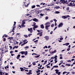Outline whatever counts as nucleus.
I'll return each instance as SVG.
<instances>
[{
  "label": "nucleus",
  "instance_id": "nucleus-1",
  "mask_svg": "<svg viewBox=\"0 0 75 75\" xmlns=\"http://www.w3.org/2000/svg\"><path fill=\"white\" fill-rule=\"evenodd\" d=\"M50 24H51V23L48 22L45 23V25H46L45 26V28L46 30H49L48 27H50Z\"/></svg>",
  "mask_w": 75,
  "mask_h": 75
},
{
  "label": "nucleus",
  "instance_id": "nucleus-2",
  "mask_svg": "<svg viewBox=\"0 0 75 75\" xmlns=\"http://www.w3.org/2000/svg\"><path fill=\"white\" fill-rule=\"evenodd\" d=\"M28 31H30V33H33V28H28Z\"/></svg>",
  "mask_w": 75,
  "mask_h": 75
},
{
  "label": "nucleus",
  "instance_id": "nucleus-3",
  "mask_svg": "<svg viewBox=\"0 0 75 75\" xmlns=\"http://www.w3.org/2000/svg\"><path fill=\"white\" fill-rule=\"evenodd\" d=\"M44 38H45L46 40H47H47H49L50 38H49V36H46L45 37H44Z\"/></svg>",
  "mask_w": 75,
  "mask_h": 75
},
{
  "label": "nucleus",
  "instance_id": "nucleus-4",
  "mask_svg": "<svg viewBox=\"0 0 75 75\" xmlns=\"http://www.w3.org/2000/svg\"><path fill=\"white\" fill-rule=\"evenodd\" d=\"M62 25H63V23H60L59 24V25H58L59 28L62 27Z\"/></svg>",
  "mask_w": 75,
  "mask_h": 75
},
{
  "label": "nucleus",
  "instance_id": "nucleus-5",
  "mask_svg": "<svg viewBox=\"0 0 75 75\" xmlns=\"http://www.w3.org/2000/svg\"><path fill=\"white\" fill-rule=\"evenodd\" d=\"M57 50H54V51H52V52H50V53L51 54H54V53H56L57 52Z\"/></svg>",
  "mask_w": 75,
  "mask_h": 75
},
{
  "label": "nucleus",
  "instance_id": "nucleus-6",
  "mask_svg": "<svg viewBox=\"0 0 75 75\" xmlns=\"http://www.w3.org/2000/svg\"><path fill=\"white\" fill-rule=\"evenodd\" d=\"M60 1L61 2V3H63V4H64V3H66V1H65V0H60Z\"/></svg>",
  "mask_w": 75,
  "mask_h": 75
},
{
  "label": "nucleus",
  "instance_id": "nucleus-7",
  "mask_svg": "<svg viewBox=\"0 0 75 75\" xmlns=\"http://www.w3.org/2000/svg\"><path fill=\"white\" fill-rule=\"evenodd\" d=\"M33 21H35V22H38V20L36 18H35L33 19Z\"/></svg>",
  "mask_w": 75,
  "mask_h": 75
},
{
  "label": "nucleus",
  "instance_id": "nucleus-8",
  "mask_svg": "<svg viewBox=\"0 0 75 75\" xmlns=\"http://www.w3.org/2000/svg\"><path fill=\"white\" fill-rule=\"evenodd\" d=\"M40 28H42V29H44V25L42 24L40 25Z\"/></svg>",
  "mask_w": 75,
  "mask_h": 75
},
{
  "label": "nucleus",
  "instance_id": "nucleus-9",
  "mask_svg": "<svg viewBox=\"0 0 75 75\" xmlns=\"http://www.w3.org/2000/svg\"><path fill=\"white\" fill-rule=\"evenodd\" d=\"M20 69H21V71H22L23 72L24 71H24V70H25V69H24V68L22 67H20Z\"/></svg>",
  "mask_w": 75,
  "mask_h": 75
},
{
  "label": "nucleus",
  "instance_id": "nucleus-10",
  "mask_svg": "<svg viewBox=\"0 0 75 75\" xmlns=\"http://www.w3.org/2000/svg\"><path fill=\"white\" fill-rule=\"evenodd\" d=\"M25 52V51H21V52H19V54H21L22 55H23V54H24Z\"/></svg>",
  "mask_w": 75,
  "mask_h": 75
},
{
  "label": "nucleus",
  "instance_id": "nucleus-11",
  "mask_svg": "<svg viewBox=\"0 0 75 75\" xmlns=\"http://www.w3.org/2000/svg\"><path fill=\"white\" fill-rule=\"evenodd\" d=\"M24 54L25 56L27 55H28V52L27 51H25L24 53Z\"/></svg>",
  "mask_w": 75,
  "mask_h": 75
},
{
  "label": "nucleus",
  "instance_id": "nucleus-12",
  "mask_svg": "<svg viewBox=\"0 0 75 75\" xmlns=\"http://www.w3.org/2000/svg\"><path fill=\"white\" fill-rule=\"evenodd\" d=\"M20 54H18L16 57V58L17 59H18L20 58Z\"/></svg>",
  "mask_w": 75,
  "mask_h": 75
},
{
  "label": "nucleus",
  "instance_id": "nucleus-13",
  "mask_svg": "<svg viewBox=\"0 0 75 75\" xmlns=\"http://www.w3.org/2000/svg\"><path fill=\"white\" fill-rule=\"evenodd\" d=\"M8 37V35H6V34H5L2 36V38H4V37Z\"/></svg>",
  "mask_w": 75,
  "mask_h": 75
},
{
  "label": "nucleus",
  "instance_id": "nucleus-14",
  "mask_svg": "<svg viewBox=\"0 0 75 75\" xmlns=\"http://www.w3.org/2000/svg\"><path fill=\"white\" fill-rule=\"evenodd\" d=\"M8 39H10V40H14V39H13V37H9L8 38Z\"/></svg>",
  "mask_w": 75,
  "mask_h": 75
},
{
  "label": "nucleus",
  "instance_id": "nucleus-15",
  "mask_svg": "<svg viewBox=\"0 0 75 75\" xmlns=\"http://www.w3.org/2000/svg\"><path fill=\"white\" fill-rule=\"evenodd\" d=\"M38 10V8H36V10L35 11H37V14H39L40 13V12H39V11H37Z\"/></svg>",
  "mask_w": 75,
  "mask_h": 75
},
{
  "label": "nucleus",
  "instance_id": "nucleus-16",
  "mask_svg": "<svg viewBox=\"0 0 75 75\" xmlns=\"http://www.w3.org/2000/svg\"><path fill=\"white\" fill-rule=\"evenodd\" d=\"M59 13H60V12L59 11H56L54 12V14H59Z\"/></svg>",
  "mask_w": 75,
  "mask_h": 75
},
{
  "label": "nucleus",
  "instance_id": "nucleus-17",
  "mask_svg": "<svg viewBox=\"0 0 75 75\" xmlns=\"http://www.w3.org/2000/svg\"><path fill=\"white\" fill-rule=\"evenodd\" d=\"M14 25H13V28H16V22H14Z\"/></svg>",
  "mask_w": 75,
  "mask_h": 75
},
{
  "label": "nucleus",
  "instance_id": "nucleus-18",
  "mask_svg": "<svg viewBox=\"0 0 75 75\" xmlns=\"http://www.w3.org/2000/svg\"><path fill=\"white\" fill-rule=\"evenodd\" d=\"M69 7H67L66 10H67L68 12H71V11H68L69 10Z\"/></svg>",
  "mask_w": 75,
  "mask_h": 75
},
{
  "label": "nucleus",
  "instance_id": "nucleus-19",
  "mask_svg": "<svg viewBox=\"0 0 75 75\" xmlns=\"http://www.w3.org/2000/svg\"><path fill=\"white\" fill-rule=\"evenodd\" d=\"M32 72H29L28 73H26L27 75H31V74H32Z\"/></svg>",
  "mask_w": 75,
  "mask_h": 75
},
{
  "label": "nucleus",
  "instance_id": "nucleus-20",
  "mask_svg": "<svg viewBox=\"0 0 75 75\" xmlns=\"http://www.w3.org/2000/svg\"><path fill=\"white\" fill-rule=\"evenodd\" d=\"M60 7L59 6H56V7L54 8H56V9H58V8H59Z\"/></svg>",
  "mask_w": 75,
  "mask_h": 75
},
{
  "label": "nucleus",
  "instance_id": "nucleus-21",
  "mask_svg": "<svg viewBox=\"0 0 75 75\" xmlns=\"http://www.w3.org/2000/svg\"><path fill=\"white\" fill-rule=\"evenodd\" d=\"M21 26L22 28H23V27H25V25H24L23 24H22L21 25Z\"/></svg>",
  "mask_w": 75,
  "mask_h": 75
},
{
  "label": "nucleus",
  "instance_id": "nucleus-22",
  "mask_svg": "<svg viewBox=\"0 0 75 75\" xmlns=\"http://www.w3.org/2000/svg\"><path fill=\"white\" fill-rule=\"evenodd\" d=\"M37 70L38 71H36V73H39V72H40V70L38 69Z\"/></svg>",
  "mask_w": 75,
  "mask_h": 75
},
{
  "label": "nucleus",
  "instance_id": "nucleus-23",
  "mask_svg": "<svg viewBox=\"0 0 75 75\" xmlns=\"http://www.w3.org/2000/svg\"><path fill=\"white\" fill-rule=\"evenodd\" d=\"M40 55H38L37 56H35V58H38V57H40Z\"/></svg>",
  "mask_w": 75,
  "mask_h": 75
},
{
  "label": "nucleus",
  "instance_id": "nucleus-24",
  "mask_svg": "<svg viewBox=\"0 0 75 75\" xmlns=\"http://www.w3.org/2000/svg\"><path fill=\"white\" fill-rule=\"evenodd\" d=\"M53 68H58V66L57 65L54 66L53 67Z\"/></svg>",
  "mask_w": 75,
  "mask_h": 75
},
{
  "label": "nucleus",
  "instance_id": "nucleus-25",
  "mask_svg": "<svg viewBox=\"0 0 75 75\" xmlns=\"http://www.w3.org/2000/svg\"><path fill=\"white\" fill-rule=\"evenodd\" d=\"M62 18H63V19H65V18H66V17L65 16H62Z\"/></svg>",
  "mask_w": 75,
  "mask_h": 75
},
{
  "label": "nucleus",
  "instance_id": "nucleus-26",
  "mask_svg": "<svg viewBox=\"0 0 75 75\" xmlns=\"http://www.w3.org/2000/svg\"><path fill=\"white\" fill-rule=\"evenodd\" d=\"M33 26L35 28H38V26L37 25H35Z\"/></svg>",
  "mask_w": 75,
  "mask_h": 75
},
{
  "label": "nucleus",
  "instance_id": "nucleus-27",
  "mask_svg": "<svg viewBox=\"0 0 75 75\" xmlns=\"http://www.w3.org/2000/svg\"><path fill=\"white\" fill-rule=\"evenodd\" d=\"M31 7L32 8H35V6L33 5L31 6Z\"/></svg>",
  "mask_w": 75,
  "mask_h": 75
},
{
  "label": "nucleus",
  "instance_id": "nucleus-28",
  "mask_svg": "<svg viewBox=\"0 0 75 75\" xmlns=\"http://www.w3.org/2000/svg\"><path fill=\"white\" fill-rule=\"evenodd\" d=\"M42 32L41 33H40V35L39 36L40 37H41V36H42Z\"/></svg>",
  "mask_w": 75,
  "mask_h": 75
},
{
  "label": "nucleus",
  "instance_id": "nucleus-29",
  "mask_svg": "<svg viewBox=\"0 0 75 75\" xmlns=\"http://www.w3.org/2000/svg\"><path fill=\"white\" fill-rule=\"evenodd\" d=\"M0 75H3V72H2V71H1V70L0 72Z\"/></svg>",
  "mask_w": 75,
  "mask_h": 75
},
{
  "label": "nucleus",
  "instance_id": "nucleus-30",
  "mask_svg": "<svg viewBox=\"0 0 75 75\" xmlns=\"http://www.w3.org/2000/svg\"><path fill=\"white\" fill-rule=\"evenodd\" d=\"M33 25H32V26H34L35 25H36V23L34 22L33 23Z\"/></svg>",
  "mask_w": 75,
  "mask_h": 75
},
{
  "label": "nucleus",
  "instance_id": "nucleus-31",
  "mask_svg": "<svg viewBox=\"0 0 75 75\" xmlns=\"http://www.w3.org/2000/svg\"><path fill=\"white\" fill-rule=\"evenodd\" d=\"M25 22L24 21H22V24H25Z\"/></svg>",
  "mask_w": 75,
  "mask_h": 75
},
{
  "label": "nucleus",
  "instance_id": "nucleus-32",
  "mask_svg": "<svg viewBox=\"0 0 75 75\" xmlns=\"http://www.w3.org/2000/svg\"><path fill=\"white\" fill-rule=\"evenodd\" d=\"M27 41V40L25 39L23 41V42H26Z\"/></svg>",
  "mask_w": 75,
  "mask_h": 75
},
{
  "label": "nucleus",
  "instance_id": "nucleus-33",
  "mask_svg": "<svg viewBox=\"0 0 75 75\" xmlns=\"http://www.w3.org/2000/svg\"><path fill=\"white\" fill-rule=\"evenodd\" d=\"M48 48V47L47 46H45V47H44L43 48V49H45V48Z\"/></svg>",
  "mask_w": 75,
  "mask_h": 75
},
{
  "label": "nucleus",
  "instance_id": "nucleus-34",
  "mask_svg": "<svg viewBox=\"0 0 75 75\" xmlns=\"http://www.w3.org/2000/svg\"><path fill=\"white\" fill-rule=\"evenodd\" d=\"M21 42L19 43V45H21V44H22V43H23V42H21V41H20Z\"/></svg>",
  "mask_w": 75,
  "mask_h": 75
},
{
  "label": "nucleus",
  "instance_id": "nucleus-35",
  "mask_svg": "<svg viewBox=\"0 0 75 75\" xmlns=\"http://www.w3.org/2000/svg\"><path fill=\"white\" fill-rule=\"evenodd\" d=\"M5 47L6 48L5 50H6L5 51V52H4L5 53H6V52H8V50H7V48H6V46H5Z\"/></svg>",
  "mask_w": 75,
  "mask_h": 75
},
{
  "label": "nucleus",
  "instance_id": "nucleus-36",
  "mask_svg": "<svg viewBox=\"0 0 75 75\" xmlns=\"http://www.w3.org/2000/svg\"><path fill=\"white\" fill-rule=\"evenodd\" d=\"M28 48H29V47H28V46H26L25 47H24V48L25 49H28Z\"/></svg>",
  "mask_w": 75,
  "mask_h": 75
},
{
  "label": "nucleus",
  "instance_id": "nucleus-37",
  "mask_svg": "<svg viewBox=\"0 0 75 75\" xmlns=\"http://www.w3.org/2000/svg\"><path fill=\"white\" fill-rule=\"evenodd\" d=\"M66 65H67V66H68L69 67H70V66H71V64H67Z\"/></svg>",
  "mask_w": 75,
  "mask_h": 75
},
{
  "label": "nucleus",
  "instance_id": "nucleus-38",
  "mask_svg": "<svg viewBox=\"0 0 75 75\" xmlns=\"http://www.w3.org/2000/svg\"><path fill=\"white\" fill-rule=\"evenodd\" d=\"M24 36L25 38H27V37H28V36L27 35H24Z\"/></svg>",
  "mask_w": 75,
  "mask_h": 75
},
{
  "label": "nucleus",
  "instance_id": "nucleus-39",
  "mask_svg": "<svg viewBox=\"0 0 75 75\" xmlns=\"http://www.w3.org/2000/svg\"><path fill=\"white\" fill-rule=\"evenodd\" d=\"M69 45V43H66V46H68V45Z\"/></svg>",
  "mask_w": 75,
  "mask_h": 75
},
{
  "label": "nucleus",
  "instance_id": "nucleus-40",
  "mask_svg": "<svg viewBox=\"0 0 75 75\" xmlns=\"http://www.w3.org/2000/svg\"><path fill=\"white\" fill-rule=\"evenodd\" d=\"M54 21H55V22L56 23V22H57V20L55 19H54L53 20Z\"/></svg>",
  "mask_w": 75,
  "mask_h": 75
},
{
  "label": "nucleus",
  "instance_id": "nucleus-41",
  "mask_svg": "<svg viewBox=\"0 0 75 75\" xmlns=\"http://www.w3.org/2000/svg\"><path fill=\"white\" fill-rule=\"evenodd\" d=\"M6 38H3V41H6Z\"/></svg>",
  "mask_w": 75,
  "mask_h": 75
},
{
  "label": "nucleus",
  "instance_id": "nucleus-42",
  "mask_svg": "<svg viewBox=\"0 0 75 75\" xmlns=\"http://www.w3.org/2000/svg\"><path fill=\"white\" fill-rule=\"evenodd\" d=\"M32 35V34L31 33H30L28 34V37H30V36H31Z\"/></svg>",
  "mask_w": 75,
  "mask_h": 75
},
{
  "label": "nucleus",
  "instance_id": "nucleus-43",
  "mask_svg": "<svg viewBox=\"0 0 75 75\" xmlns=\"http://www.w3.org/2000/svg\"><path fill=\"white\" fill-rule=\"evenodd\" d=\"M14 52L12 51H11L10 52V53L12 54V53H13Z\"/></svg>",
  "mask_w": 75,
  "mask_h": 75
},
{
  "label": "nucleus",
  "instance_id": "nucleus-44",
  "mask_svg": "<svg viewBox=\"0 0 75 75\" xmlns=\"http://www.w3.org/2000/svg\"><path fill=\"white\" fill-rule=\"evenodd\" d=\"M54 4H52V5H47V6H54Z\"/></svg>",
  "mask_w": 75,
  "mask_h": 75
},
{
  "label": "nucleus",
  "instance_id": "nucleus-45",
  "mask_svg": "<svg viewBox=\"0 0 75 75\" xmlns=\"http://www.w3.org/2000/svg\"><path fill=\"white\" fill-rule=\"evenodd\" d=\"M55 71H56V72H58L59 71V70H58L57 69L55 70Z\"/></svg>",
  "mask_w": 75,
  "mask_h": 75
},
{
  "label": "nucleus",
  "instance_id": "nucleus-46",
  "mask_svg": "<svg viewBox=\"0 0 75 75\" xmlns=\"http://www.w3.org/2000/svg\"><path fill=\"white\" fill-rule=\"evenodd\" d=\"M32 64L33 65H35V62H33L32 63Z\"/></svg>",
  "mask_w": 75,
  "mask_h": 75
},
{
  "label": "nucleus",
  "instance_id": "nucleus-47",
  "mask_svg": "<svg viewBox=\"0 0 75 75\" xmlns=\"http://www.w3.org/2000/svg\"><path fill=\"white\" fill-rule=\"evenodd\" d=\"M48 19V16H46L45 17V20H47Z\"/></svg>",
  "mask_w": 75,
  "mask_h": 75
},
{
  "label": "nucleus",
  "instance_id": "nucleus-48",
  "mask_svg": "<svg viewBox=\"0 0 75 75\" xmlns=\"http://www.w3.org/2000/svg\"><path fill=\"white\" fill-rule=\"evenodd\" d=\"M67 62H71V61L70 60H67Z\"/></svg>",
  "mask_w": 75,
  "mask_h": 75
},
{
  "label": "nucleus",
  "instance_id": "nucleus-49",
  "mask_svg": "<svg viewBox=\"0 0 75 75\" xmlns=\"http://www.w3.org/2000/svg\"><path fill=\"white\" fill-rule=\"evenodd\" d=\"M54 61H55V64H56L57 62H58V61L57 60H55V59H54Z\"/></svg>",
  "mask_w": 75,
  "mask_h": 75
},
{
  "label": "nucleus",
  "instance_id": "nucleus-50",
  "mask_svg": "<svg viewBox=\"0 0 75 75\" xmlns=\"http://www.w3.org/2000/svg\"><path fill=\"white\" fill-rule=\"evenodd\" d=\"M54 24H52L51 25V27H54Z\"/></svg>",
  "mask_w": 75,
  "mask_h": 75
},
{
  "label": "nucleus",
  "instance_id": "nucleus-51",
  "mask_svg": "<svg viewBox=\"0 0 75 75\" xmlns=\"http://www.w3.org/2000/svg\"><path fill=\"white\" fill-rule=\"evenodd\" d=\"M62 63H63V62H61L59 64V65H61V64H62Z\"/></svg>",
  "mask_w": 75,
  "mask_h": 75
},
{
  "label": "nucleus",
  "instance_id": "nucleus-52",
  "mask_svg": "<svg viewBox=\"0 0 75 75\" xmlns=\"http://www.w3.org/2000/svg\"><path fill=\"white\" fill-rule=\"evenodd\" d=\"M68 17H69V16L67 15L66 16V18H68Z\"/></svg>",
  "mask_w": 75,
  "mask_h": 75
},
{
  "label": "nucleus",
  "instance_id": "nucleus-53",
  "mask_svg": "<svg viewBox=\"0 0 75 75\" xmlns=\"http://www.w3.org/2000/svg\"><path fill=\"white\" fill-rule=\"evenodd\" d=\"M60 40H63V38H61L59 39Z\"/></svg>",
  "mask_w": 75,
  "mask_h": 75
},
{
  "label": "nucleus",
  "instance_id": "nucleus-54",
  "mask_svg": "<svg viewBox=\"0 0 75 75\" xmlns=\"http://www.w3.org/2000/svg\"><path fill=\"white\" fill-rule=\"evenodd\" d=\"M9 48H11V50L12 49V48H13V47H12L11 46H9Z\"/></svg>",
  "mask_w": 75,
  "mask_h": 75
},
{
  "label": "nucleus",
  "instance_id": "nucleus-55",
  "mask_svg": "<svg viewBox=\"0 0 75 75\" xmlns=\"http://www.w3.org/2000/svg\"><path fill=\"white\" fill-rule=\"evenodd\" d=\"M58 75H60V74H61V72H58Z\"/></svg>",
  "mask_w": 75,
  "mask_h": 75
},
{
  "label": "nucleus",
  "instance_id": "nucleus-56",
  "mask_svg": "<svg viewBox=\"0 0 75 75\" xmlns=\"http://www.w3.org/2000/svg\"><path fill=\"white\" fill-rule=\"evenodd\" d=\"M25 45L24 43H23L21 44V46H23V45Z\"/></svg>",
  "mask_w": 75,
  "mask_h": 75
},
{
  "label": "nucleus",
  "instance_id": "nucleus-57",
  "mask_svg": "<svg viewBox=\"0 0 75 75\" xmlns=\"http://www.w3.org/2000/svg\"><path fill=\"white\" fill-rule=\"evenodd\" d=\"M57 27H56L55 28H54V30H56L57 29Z\"/></svg>",
  "mask_w": 75,
  "mask_h": 75
},
{
  "label": "nucleus",
  "instance_id": "nucleus-58",
  "mask_svg": "<svg viewBox=\"0 0 75 75\" xmlns=\"http://www.w3.org/2000/svg\"><path fill=\"white\" fill-rule=\"evenodd\" d=\"M53 33V31H51L50 33V34H52Z\"/></svg>",
  "mask_w": 75,
  "mask_h": 75
},
{
  "label": "nucleus",
  "instance_id": "nucleus-59",
  "mask_svg": "<svg viewBox=\"0 0 75 75\" xmlns=\"http://www.w3.org/2000/svg\"><path fill=\"white\" fill-rule=\"evenodd\" d=\"M70 49H71L70 48H68L67 49V51H69L70 50Z\"/></svg>",
  "mask_w": 75,
  "mask_h": 75
},
{
  "label": "nucleus",
  "instance_id": "nucleus-60",
  "mask_svg": "<svg viewBox=\"0 0 75 75\" xmlns=\"http://www.w3.org/2000/svg\"><path fill=\"white\" fill-rule=\"evenodd\" d=\"M38 40H35V41H34V42H37V41H38Z\"/></svg>",
  "mask_w": 75,
  "mask_h": 75
},
{
  "label": "nucleus",
  "instance_id": "nucleus-61",
  "mask_svg": "<svg viewBox=\"0 0 75 75\" xmlns=\"http://www.w3.org/2000/svg\"><path fill=\"white\" fill-rule=\"evenodd\" d=\"M36 6L37 7H40V5H36Z\"/></svg>",
  "mask_w": 75,
  "mask_h": 75
},
{
  "label": "nucleus",
  "instance_id": "nucleus-62",
  "mask_svg": "<svg viewBox=\"0 0 75 75\" xmlns=\"http://www.w3.org/2000/svg\"><path fill=\"white\" fill-rule=\"evenodd\" d=\"M65 73H66V71H64L63 73V75L65 74Z\"/></svg>",
  "mask_w": 75,
  "mask_h": 75
},
{
  "label": "nucleus",
  "instance_id": "nucleus-63",
  "mask_svg": "<svg viewBox=\"0 0 75 75\" xmlns=\"http://www.w3.org/2000/svg\"><path fill=\"white\" fill-rule=\"evenodd\" d=\"M40 16H43V14L42 13H40Z\"/></svg>",
  "mask_w": 75,
  "mask_h": 75
},
{
  "label": "nucleus",
  "instance_id": "nucleus-64",
  "mask_svg": "<svg viewBox=\"0 0 75 75\" xmlns=\"http://www.w3.org/2000/svg\"><path fill=\"white\" fill-rule=\"evenodd\" d=\"M11 55L12 56H13V55H15V54H11Z\"/></svg>",
  "mask_w": 75,
  "mask_h": 75
}]
</instances>
